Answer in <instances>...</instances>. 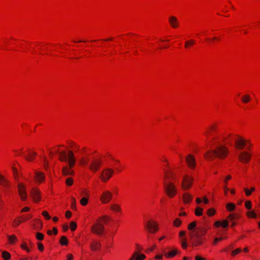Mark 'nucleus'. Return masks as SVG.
<instances>
[{
	"mask_svg": "<svg viewBox=\"0 0 260 260\" xmlns=\"http://www.w3.org/2000/svg\"><path fill=\"white\" fill-rule=\"evenodd\" d=\"M114 163L111 165L112 167H106L102 170L99 178L102 182L107 183L114 175L115 171H120L119 169L120 162L118 160L113 159Z\"/></svg>",
	"mask_w": 260,
	"mask_h": 260,
	"instance_id": "0eeeda50",
	"label": "nucleus"
},
{
	"mask_svg": "<svg viewBox=\"0 0 260 260\" xmlns=\"http://www.w3.org/2000/svg\"><path fill=\"white\" fill-rule=\"evenodd\" d=\"M241 249L240 248H237L234 250H233L231 252V255L233 256H235V255L239 254L241 252Z\"/></svg>",
	"mask_w": 260,
	"mask_h": 260,
	"instance_id": "09e8293b",
	"label": "nucleus"
},
{
	"mask_svg": "<svg viewBox=\"0 0 260 260\" xmlns=\"http://www.w3.org/2000/svg\"><path fill=\"white\" fill-rule=\"evenodd\" d=\"M202 201H203L205 204H208L209 203L208 199L206 196L203 198Z\"/></svg>",
	"mask_w": 260,
	"mask_h": 260,
	"instance_id": "e2e57ef3",
	"label": "nucleus"
},
{
	"mask_svg": "<svg viewBox=\"0 0 260 260\" xmlns=\"http://www.w3.org/2000/svg\"><path fill=\"white\" fill-rule=\"evenodd\" d=\"M59 243L62 246H67L68 244V240L66 236H63L61 237Z\"/></svg>",
	"mask_w": 260,
	"mask_h": 260,
	"instance_id": "ea45409f",
	"label": "nucleus"
},
{
	"mask_svg": "<svg viewBox=\"0 0 260 260\" xmlns=\"http://www.w3.org/2000/svg\"><path fill=\"white\" fill-rule=\"evenodd\" d=\"M245 207L248 210H250L252 208V203L250 201H247L245 203Z\"/></svg>",
	"mask_w": 260,
	"mask_h": 260,
	"instance_id": "de8ad7c7",
	"label": "nucleus"
},
{
	"mask_svg": "<svg viewBox=\"0 0 260 260\" xmlns=\"http://www.w3.org/2000/svg\"><path fill=\"white\" fill-rule=\"evenodd\" d=\"M181 224L182 221L179 218H175L173 222V225L175 227H179L181 226Z\"/></svg>",
	"mask_w": 260,
	"mask_h": 260,
	"instance_id": "a19ab883",
	"label": "nucleus"
},
{
	"mask_svg": "<svg viewBox=\"0 0 260 260\" xmlns=\"http://www.w3.org/2000/svg\"><path fill=\"white\" fill-rule=\"evenodd\" d=\"M37 247H38V249L39 251H43L44 250V247L43 244L42 243L39 242L37 244Z\"/></svg>",
	"mask_w": 260,
	"mask_h": 260,
	"instance_id": "4d7b16f0",
	"label": "nucleus"
},
{
	"mask_svg": "<svg viewBox=\"0 0 260 260\" xmlns=\"http://www.w3.org/2000/svg\"><path fill=\"white\" fill-rule=\"evenodd\" d=\"M194 177L192 173L186 172L183 174L181 181V187L183 190L190 189L194 183Z\"/></svg>",
	"mask_w": 260,
	"mask_h": 260,
	"instance_id": "9d476101",
	"label": "nucleus"
},
{
	"mask_svg": "<svg viewBox=\"0 0 260 260\" xmlns=\"http://www.w3.org/2000/svg\"><path fill=\"white\" fill-rule=\"evenodd\" d=\"M109 217L104 215L99 218L96 222L91 227V232L96 235H102L105 230L104 225L108 222Z\"/></svg>",
	"mask_w": 260,
	"mask_h": 260,
	"instance_id": "6e6552de",
	"label": "nucleus"
},
{
	"mask_svg": "<svg viewBox=\"0 0 260 260\" xmlns=\"http://www.w3.org/2000/svg\"><path fill=\"white\" fill-rule=\"evenodd\" d=\"M216 213V210L214 208H210L207 210V215L209 216H212Z\"/></svg>",
	"mask_w": 260,
	"mask_h": 260,
	"instance_id": "c03bdc74",
	"label": "nucleus"
},
{
	"mask_svg": "<svg viewBox=\"0 0 260 260\" xmlns=\"http://www.w3.org/2000/svg\"><path fill=\"white\" fill-rule=\"evenodd\" d=\"M67 260H73L74 257L72 254H68L67 256Z\"/></svg>",
	"mask_w": 260,
	"mask_h": 260,
	"instance_id": "338daca9",
	"label": "nucleus"
},
{
	"mask_svg": "<svg viewBox=\"0 0 260 260\" xmlns=\"http://www.w3.org/2000/svg\"><path fill=\"white\" fill-rule=\"evenodd\" d=\"M252 147H249L246 151H242L238 155L239 160L243 164H248L251 159L252 152Z\"/></svg>",
	"mask_w": 260,
	"mask_h": 260,
	"instance_id": "9b49d317",
	"label": "nucleus"
},
{
	"mask_svg": "<svg viewBox=\"0 0 260 260\" xmlns=\"http://www.w3.org/2000/svg\"><path fill=\"white\" fill-rule=\"evenodd\" d=\"M232 178V176L230 175L226 176L224 179V185H228V182Z\"/></svg>",
	"mask_w": 260,
	"mask_h": 260,
	"instance_id": "13d9d810",
	"label": "nucleus"
},
{
	"mask_svg": "<svg viewBox=\"0 0 260 260\" xmlns=\"http://www.w3.org/2000/svg\"><path fill=\"white\" fill-rule=\"evenodd\" d=\"M186 163L190 170H193L196 169L197 163L194 156L191 154H188L185 157Z\"/></svg>",
	"mask_w": 260,
	"mask_h": 260,
	"instance_id": "2eb2a0df",
	"label": "nucleus"
},
{
	"mask_svg": "<svg viewBox=\"0 0 260 260\" xmlns=\"http://www.w3.org/2000/svg\"><path fill=\"white\" fill-rule=\"evenodd\" d=\"M145 228L151 234H155L159 230L158 223L153 220L147 221L145 224Z\"/></svg>",
	"mask_w": 260,
	"mask_h": 260,
	"instance_id": "ddd939ff",
	"label": "nucleus"
},
{
	"mask_svg": "<svg viewBox=\"0 0 260 260\" xmlns=\"http://www.w3.org/2000/svg\"><path fill=\"white\" fill-rule=\"evenodd\" d=\"M110 209L114 213L121 214L122 212L120 205L117 203H112L110 205Z\"/></svg>",
	"mask_w": 260,
	"mask_h": 260,
	"instance_id": "5701e85b",
	"label": "nucleus"
},
{
	"mask_svg": "<svg viewBox=\"0 0 260 260\" xmlns=\"http://www.w3.org/2000/svg\"><path fill=\"white\" fill-rule=\"evenodd\" d=\"M42 215L45 217L47 220H49L51 218V216L49 215V213L46 211H44L42 213Z\"/></svg>",
	"mask_w": 260,
	"mask_h": 260,
	"instance_id": "603ef678",
	"label": "nucleus"
},
{
	"mask_svg": "<svg viewBox=\"0 0 260 260\" xmlns=\"http://www.w3.org/2000/svg\"><path fill=\"white\" fill-rule=\"evenodd\" d=\"M66 215V217L67 218L69 219L72 216V213L70 211H67L66 212V215Z\"/></svg>",
	"mask_w": 260,
	"mask_h": 260,
	"instance_id": "680f3d73",
	"label": "nucleus"
},
{
	"mask_svg": "<svg viewBox=\"0 0 260 260\" xmlns=\"http://www.w3.org/2000/svg\"><path fill=\"white\" fill-rule=\"evenodd\" d=\"M218 141H223L224 143L232 146L234 142V147L237 150H243L245 147L247 149L252 147L251 142L245 139L243 137L229 132H224L223 135H221L218 138Z\"/></svg>",
	"mask_w": 260,
	"mask_h": 260,
	"instance_id": "423d86ee",
	"label": "nucleus"
},
{
	"mask_svg": "<svg viewBox=\"0 0 260 260\" xmlns=\"http://www.w3.org/2000/svg\"><path fill=\"white\" fill-rule=\"evenodd\" d=\"M226 209L229 212L234 211L236 209V205L234 203H229L226 205Z\"/></svg>",
	"mask_w": 260,
	"mask_h": 260,
	"instance_id": "f704fd0d",
	"label": "nucleus"
},
{
	"mask_svg": "<svg viewBox=\"0 0 260 260\" xmlns=\"http://www.w3.org/2000/svg\"><path fill=\"white\" fill-rule=\"evenodd\" d=\"M37 153L31 149H29L26 151V153L24 155L25 160L29 162H32L35 159Z\"/></svg>",
	"mask_w": 260,
	"mask_h": 260,
	"instance_id": "a211bd4d",
	"label": "nucleus"
},
{
	"mask_svg": "<svg viewBox=\"0 0 260 260\" xmlns=\"http://www.w3.org/2000/svg\"><path fill=\"white\" fill-rule=\"evenodd\" d=\"M36 237L38 240H43L44 239V235L41 233H37Z\"/></svg>",
	"mask_w": 260,
	"mask_h": 260,
	"instance_id": "864d4df0",
	"label": "nucleus"
},
{
	"mask_svg": "<svg viewBox=\"0 0 260 260\" xmlns=\"http://www.w3.org/2000/svg\"><path fill=\"white\" fill-rule=\"evenodd\" d=\"M40 159L42 161L44 169L47 171L49 169V165L48 158L44 155H40Z\"/></svg>",
	"mask_w": 260,
	"mask_h": 260,
	"instance_id": "a878e982",
	"label": "nucleus"
},
{
	"mask_svg": "<svg viewBox=\"0 0 260 260\" xmlns=\"http://www.w3.org/2000/svg\"><path fill=\"white\" fill-rule=\"evenodd\" d=\"M220 40V37H214L212 38L207 37L205 39V41L209 43H215V42H219Z\"/></svg>",
	"mask_w": 260,
	"mask_h": 260,
	"instance_id": "c9c22d12",
	"label": "nucleus"
},
{
	"mask_svg": "<svg viewBox=\"0 0 260 260\" xmlns=\"http://www.w3.org/2000/svg\"><path fill=\"white\" fill-rule=\"evenodd\" d=\"M13 153L15 156H20L25 154H24V149L23 147L14 149Z\"/></svg>",
	"mask_w": 260,
	"mask_h": 260,
	"instance_id": "2f4dec72",
	"label": "nucleus"
},
{
	"mask_svg": "<svg viewBox=\"0 0 260 260\" xmlns=\"http://www.w3.org/2000/svg\"><path fill=\"white\" fill-rule=\"evenodd\" d=\"M88 198H87L86 197H83L81 199L80 202V204L82 206H86L88 204Z\"/></svg>",
	"mask_w": 260,
	"mask_h": 260,
	"instance_id": "49530a36",
	"label": "nucleus"
},
{
	"mask_svg": "<svg viewBox=\"0 0 260 260\" xmlns=\"http://www.w3.org/2000/svg\"><path fill=\"white\" fill-rule=\"evenodd\" d=\"M113 197L112 191L109 190H104L100 196V201L103 204H109Z\"/></svg>",
	"mask_w": 260,
	"mask_h": 260,
	"instance_id": "f8f14e48",
	"label": "nucleus"
},
{
	"mask_svg": "<svg viewBox=\"0 0 260 260\" xmlns=\"http://www.w3.org/2000/svg\"><path fill=\"white\" fill-rule=\"evenodd\" d=\"M241 99L242 102L244 104H247V103L250 102L251 100V98L250 95H249L248 94H245L241 96Z\"/></svg>",
	"mask_w": 260,
	"mask_h": 260,
	"instance_id": "72a5a7b5",
	"label": "nucleus"
},
{
	"mask_svg": "<svg viewBox=\"0 0 260 260\" xmlns=\"http://www.w3.org/2000/svg\"><path fill=\"white\" fill-rule=\"evenodd\" d=\"M45 178V175L44 173L40 171H36L35 173L34 179L38 183H42Z\"/></svg>",
	"mask_w": 260,
	"mask_h": 260,
	"instance_id": "4be33fe9",
	"label": "nucleus"
},
{
	"mask_svg": "<svg viewBox=\"0 0 260 260\" xmlns=\"http://www.w3.org/2000/svg\"><path fill=\"white\" fill-rule=\"evenodd\" d=\"M58 154V158L61 161L67 162V165L63 167L62 172L64 175H73L74 171L73 168L77 161L76 154L72 150H61L59 148H54L50 152V155L52 154Z\"/></svg>",
	"mask_w": 260,
	"mask_h": 260,
	"instance_id": "39448f33",
	"label": "nucleus"
},
{
	"mask_svg": "<svg viewBox=\"0 0 260 260\" xmlns=\"http://www.w3.org/2000/svg\"><path fill=\"white\" fill-rule=\"evenodd\" d=\"M203 208L201 207L198 206L196 207L194 214L197 216H201L203 215Z\"/></svg>",
	"mask_w": 260,
	"mask_h": 260,
	"instance_id": "e433bc0d",
	"label": "nucleus"
},
{
	"mask_svg": "<svg viewBox=\"0 0 260 260\" xmlns=\"http://www.w3.org/2000/svg\"><path fill=\"white\" fill-rule=\"evenodd\" d=\"M21 218H24L23 216H20L15 218L12 222V225L13 227H17L22 222Z\"/></svg>",
	"mask_w": 260,
	"mask_h": 260,
	"instance_id": "473e14b6",
	"label": "nucleus"
},
{
	"mask_svg": "<svg viewBox=\"0 0 260 260\" xmlns=\"http://www.w3.org/2000/svg\"><path fill=\"white\" fill-rule=\"evenodd\" d=\"M193 197L190 192L185 191L182 195V201L185 205L190 204L193 200Z\"/></svg>",
	"mask_w": 260,
	"mask_h": 260,
	"instance_id": "6ab92c4d",
	"label": "nucleus"
},
{
	"mask_svg": "<svg viewBox=\"0 0 260 260\" xmlns=\"http://www.w3.org/2000/svg\"><path fill=\"white\" fill-rule=\"evenodd\" d=\"M80 196L82 198L86 197L89 198L90 195V191L86 188H82L80 190Z\"/></svg>",
	"mask_w": 260,
	"mask_h": 260,
	"instance_id": "cd10ccee",
	"label": "nucleus"
},
{
	"mask_svg": "<svg viewBox=\"0 0 260 260\" xmlns=\"http://www.w3.org/2000/svg\"><path fill=\"white\" fill-rule=\"evenodd\" d=\"M17 187L20 199L23 201H26L27 199L26 185L22 182H19L17 184Z\"/></svg>",
	"mask_w": 260,
	"mask_h": 260,
	"instance_id": "4468645a",
	"label": "nucleus"
},
{
	"mask_svg": "<svg viewBox=\"0 0 260 260\" xmlns=\"http://www.w3.org/2000/svg\"><path fill=\"white\" fill-rule=\"evenodd\" d=\"M20 247L21 249L26 250L27 252H29L30 251V249L27 247L26 242L25 241H23L20 245Z\"/></svg>",
	"mask_w": 260,
	"mask_h": 260,
	"instance_id": "37998d69",
	"label": "nucleus"
},
{
	"mask_svg": "<svg viewBox=\"0 0 260 260\" xmlns=\"http://www.w3.org/2000/svg\"><path fill=\"white\" fill-rule=\"evenodd\" d=\"M30 196L33 201L38 203L41 200V191L36 187H33L30 191Z\"/></svg>",
	"mask_w": 260,
	"mask_h": 260,
	"instance_id": "dca6fc26",
	"label": "nucleus"
},
{
	"mask_svg": "<svg viewBox=\"0 0 260 260\" xmlns=\"http://www.w3.org/2000/svg\"><path fill=\"white\" fill-rule=\"evenodd\" d=\"M134 254H136V260H144L146 258L144 254H139L138 252H135Z\"/></svg>",
	"mask_w": 260,
	"mask_h": 260,
	"instance_id": "79ce46f5",
	"label": "nucleus"
},
{
	"mask_svg": "<svg viewBox=\"0 0 260 260\" xmlns=\"http://www.w3.org/2000/svg\"><path fill=\"white\" fill-rule=\"evenodd\" d=\"M246 215L248 218L255 219L257 218V214L254 210L248 211Z\"/></svg>",
	"mask_w": 260,
	"mask_h": 260,
	"instance_id": "4c0bfd02",
	"label": "nucleus"
},
{
	"mask_svg": "<svg viewBox=\"0 0 260 260\" xmlns=\"http://www.w3.org/2000/svg\"><path fill=\"white\" fill-rule=\"evenodd\" d=\"M233 246L232 245H230L229 247H225L221 250V252H227L229 251L231 249H232Z\"/></svg>",
	"mask_w": 260,
	"mask_h": 260,
	"instance_id": "bf43d9fd",
	"label": "nucleus"
},
{
	"mask_svg": "<svg viewBox=\"0 0 260 260\" xmlns=\"http://www.w3.org/2000/svg\"><path fill=\"white\" fill-rule=\"evenodd\" d=\"M2 257L5 260H9L11 258V254L7 251H3L2 253Z\"/></svg>",
	"mask_w": 260,
	"mask_h": 260,
	"instance_id": "58836bf2",
	"label": "nucleus"
},
{
	"mask_svg": "<svg viewBox=\"0 0 260 260\" xmlns=\"http://www.w3.org/2000/svg\"><path fill=\"white\" fill-rule=\"evenodd\" d=\"M244 191L245 192L246 196L248 197L250 196L252 193L251 191L249 190V189L247 188H245L244 189Z\"/></svg>",
	"mask_w": 260,
	"mask_h": 260,
	"instance_id": "052dcab7",
	"label": "nucleus"
},
{
	"mask_svg": "<svg viewBox=\"0 0 260 260\" xmlns=\"http://www.w3.org/2000/svg\"><path fill=\"white\" fill-rule=\"evenodd\" d=\"M197 221H194L187 226V229L189 231V241L192 247H198L206 242L205 235L210 228L209 225L197 226Z\"/></svg>",
	"mask_w": 260,
	"mask_h": 260,
	"instance_id": "20e7f679",
	"label": "nucleus"
},
{
	"mask_svg": "<svg viewBox=\"0 0 260 260\" xmlns=\"http://www.w3.org/2000/svg\"><path fill=\"white\" fill-rule=\"evenodd\" d=\"M195 44L196 41L193 39L187 40L184 43V48L186 49H188L193 46Z\"/></svg>",
	"mask_w": 260,
	"mask_h": 260,
	"instance_id": "c756f323",
	"label": "nucleus"
},
{
	"mask_svg": "<svg viewBox=\"0 0 260 260\" xmlns=\"http://www.w3.org/2000/svg\"><path fill=\"white\" fill-rule=\"evenodd\" d=\"M4 43L9 45H13L15 46L14 50L20 52H28L32 54H42L43 52L45 54H48L52 51H59V47L61 49H64V46L60 47L54 44H44L40 42H28L23 40H16L11 38L6 39L4 40Z\"/></svg>",
	"mask_w": 260,
	"mask_h": 260,
	"instance_id": "f03ea898",
	"label": "nucleus"
},
{
	"mask_svg": "<svg viewBox=\"0 0 260 260\" xmlns=\"http://www.w3.org/2000/svg\"><path fill=\"white\" fill-rule=\"evenodd\" d=\"M101 244L100 241L96 239H93L90 243V249L91 251L95 252L101 249Z\"/></svg>",
	"mask_w": 260,
	"mask_h": 260,
	"instance_id": "412c9836",
	"label": "nucleus"
},
{
	"mask_svg": "<svg viewBox=\"0 0 260 260\" xmlns=\"http://www.w3.org/2000/svg\"><path fill=\"white\" fill-rule=\"evenodd\" d=\"M77 228V224L75 222H71L70 223V229L72 231H74Z\"/></svg>",
	"mask_w": 260,
	"mask_h": 260,
	"instance_id": "5fc2aeb1",
	"label": "nucleus"
},
{
	"mask_svg": "<svg viewBox=\"0 0 260 260\" xmlns=\"http://www.w3.org/2000/svg\"><path fill=\"white\" fill-rule=\"evenodd\" d=\"M195 260H205V258L200 255H197L195 256Z\"/></svg>",
	"mask_w": 260,
	"mask_h": 260,
	"instance_id": "774afa93",
	"label": "nucleus"
},
{
	"mask_svg": "<svg viewBox=\"0 0 260 260\" xmlns=\"http://www.w3.org/2000/svg\"><path fill=\"white\" fill-rule=\"evenodd\" d=\"M0 185L7 188L11 186V183L9 180L1 173H0Z\"/></svg>",
	"mask_w": 260,
	"mask_h": 260,
	"instance_id": "b1692460",
	"label": "nucleus"
},
{
	"mask_svg": "<svg viewBox=\"0 0 260 260\" xmlns=\"http://www.w3.org/2000/svg\"><path fill=\"white\" fill-rule=\"evenodd\" d=\"M12 172L13 173L14 177L15 179L16 180L17 178L18 177V173L17 169L15 167L12 166Z\"/></svg>",
	"mask_w": 260,
	"mask_h": 260,
	"instance_id": "a18cd8bd",
	"label": "nucleus"
},
{
	"mask_svg": "<svg viewBox=\"0 0 260 260\" xmlns=\"http://www.w3.org/2000/svg\"><path fill=\"white\" fill-rule=\"evenodd\" d=\"M179 238L180 239L181 247L183 249H187L188 247L187 239L186 238V232L184 231H181L179 233Z\"/></svg>",
	"mask_w": 260,
	"mask_h": 260,
	"instance_id": "f3484780",
	"label": "nucleus"
},
{
	"mask_svg": "<svg viewBox=\"0 0 260 260\" xmlns=\"http://www.w3.org/2000/svg\"><path fill=\"white\" fill-rule=\"evenodd\" d=\"M223 240H224L223 237L215 238H214V239L213 240V245H216L218 242L221 241Z\"/></svg>",
	"mask_w": 260,
	"mask_h": 260,
	"instance_id": "8fccbe9b",
	"label": "nucleus"
},
{
	"mask_svg": "<svg viewBox=\"0 0 260 260\" xmlns=\"http://www.w3.org/2000/svg\"><path fill=\"white\" fill-rule=\"evenodd\" d=\"M8 243L10 245H15L18 241V239L15 235H8Z\"/></svg>",
	"mask_w": 260,
	"mask_h": 260,
	"instance_id": "bb28decb",
	"label": "nucleus"
},
{
	"mask_svg": "<svg viewBox=\"0 0 260 260\" xmlns=\"http://www.w3.org/2000/svg\"><path fill=\"white\" fill-rule=\"evenodd\" d=\"M30 210V208L29 207H25L24 208H23L22 209H21V212H28Z\"/></svg>",
	"mask_w": 260,
	"mask_h": 260,
	"instance_id": "69168bd1",
	"label": "nucleus"
},
{
	"mask_svg": "<svg viewBox=\"0 0 260 260\" xmlns=\"http://www.w3.org/2000/svg\"><path fill=\"white\" fill-rule=\"evenodd\" d=\"M229 190H230L229 188H228L226 185H224V194L225 196L228 195V192H229Z\"/></svg>",
	"mask_w": 260,
	"mask_h": 260,
	"instance_id": "0e129e2a",
	"label": "nucleus"
},
{
	"mask_svg": "<svg viewBox=\"0 0 260 260\" xmlns=\"http://www.w3.org/2000/svg\"><path fill=\"white\" fill-rule=\"evenodd\" d=\"M168 22L170 26L174 29H177L179 27V21L178 19V18L175 16H170L168 17Z\"/></svg>",
	"mask_w": 260,
	"mask_h": 260,
	"instance_id": "aec40b11",
	"label": "nucleus"
},
{
	"mask_svg": "<svg viewBox=\"0 0 260 260\" xmlns=\"http://www.w3.org/2000/svg\"><path fill=\"white\" fill-rule=\"evenodd\" d=\"M169 173H165V180L164 183V189L167 196L169 198H174L177 193V187L174 183L168 181L166 179L169 178Z\"/></svg>",
	"mask_w": 260,
	"mask_h": 260,
	"instance_id": "1a4fd4ad",
	"label": "nucleus"
},
{
	"mask_svg": "<svg viewBox=\"0 0 260 260\" xmlns=\"http://www.w3.org/2000/svg\"><path fill=\"white\" fill-rule=\"evenodd\" d=\"M240 216L238 213H231L227 217V219L231 221H233L236 220H238Z\"/></svg>",
	"mask_w": 260,
	"mask_h": 260,
	"instance_id": "7c9ffc66",
	"label": "nucleus"
},
{
	"mask_svg": "<svg viewBox=\"0 0 260 260\" xmlns=\"http://www.w3.org/2000/svg\"><path fill=\"white\" fill-rule=\"evenodd\" d=\"M229 225V222L228 219H225L222 221H216L214 223V226L216 228H219L220 226L223 228H226Z\"/></svg>",
	"mask_w": 260,
	"mask_h": 260,
	"instance_id": "393cba45",
	"label": "nucleus"
},
{
	"mask_svg": "<svg viewBox=\"0 0 260 260\" xmlns=\"http://www.w3.org/2000/svg\"><path fill=\"white\" fill-rule=\"evenodd\" d=\"M22 216L24 217V218H21V220H22V222L25 221L32 218V215L31 214H28L26 215H22Z\"/></svg>",
	"mask_w": 260,
	"mask_h": 260,
	"instance_id": "6e6d98bb",
	"label": "nucleus"
},
{
	"mask_svg": "<svg viewBox=\"0 0 260 260\" xmlns=\"http://www.w3.org/2000/svg\"><path fill=\"white\" fill-rule=\"evenodd\" d=\"M66 183L68 186H71L73 183V179L71 177L68 178L66 180Z\"/></svg>",
	"mask_w": 260,
	"mask_h": 260,
	"instance_id": "3c124183",
	"label": "nucleus"
},
{
	"mask_svg": "<svg viewBox=\"0 0 260 260\" xmlns=\"http://www.w3.org/2000/svg\"><path fill=\"white\" fill-rule=\"evenodd\" d=\"M73 147V150L76 154L77 162L80 166L87 167L88 170L93 173L100 170L103 164L101 156L98 155L90 158V149L88 147H80L75 143Z\"/></svg>",
	"mask_w": 260,
	"mask_h": 260,
	"instance_id": "7ed1b4c3",
	"label": "nucleus"
},
{
	"mask_svg": "<svg viewBox=\"0 0 260 260\" xmlns=\"http://www.w3.org/2000/svg\"><path fill=\"white\" fill-rule=\"evenodd\" d=\"M216 129V125H212L209 127L205 134L209 145L214 147V149L208 151L204 155L205 158L208 160H213L216 157L220 159H224L230 152L229 147L231 145L223 141H218V138L221 135H223L224 132L219 133L214 136L211 135V133L215 131Z\"/></svg>",
	"mask_w": 260,
	"mask_h": 260,
	"instance_id": "f257e3e1",
	"label": "nucleus"
},
{
	"mask_svg": "<svg viewBox=\"0 0 260 260\" xmlns=\"http://www.w3.org/2000/svg\"><path fill=\"white\" fill-rule=\"evenodd\" d=\"M178 251L176 249H175L170 251L165 252L164 253L165 256L167 258H172L174 257L177 254Z\"/></svg>",
	"mask_w": 260,
	"mask_h": 260,
	"instance_id": "c85d7f7f",
	"label": "nucleus"
}]
</instances>
